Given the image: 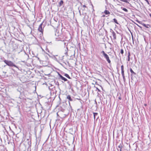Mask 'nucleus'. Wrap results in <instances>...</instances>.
I'll return each instance as SVG.
<instances>
[{
  "label": "nucleus",
  "mask_w": 151,
  "mask_h": 151,
  "mask_svg": "<svg viewBox=\"0 0 151 151\" xmlns=\"http://www.w3.org/2000/svg\"><path fill=\"white\" fill-rule=\"evenodd\" d=\"M4 62L6 65L10 67H14L17 68L18 67L12 61L6 60H4Z\"/></svg>",
  "instance_id": "1"
},
{
  "label": "nucleus",
  "mask_w": 151,
  "mask_h": 151,
  "mask_svg": "<svg viewBox=\"0 0 151 151\" xmlns=\"http://www.w3.org/2000/svg\"><path fill=\"white\" fill-rule=\"evenodd\" d=\"M101 53L103 55L104 57V58H105L108 63L109 64L111 63V60H110L109 57L107 54H106L103 50L101 52Z\"/></svg>",
  "instance_id": "2"
},
{
  "label": "nucleus",
  "mask_w": 151,
  "mask_h": 151,
  "mask_svg": "<svg viewBox=\"0 0 151 151\" xmlns=\"http://www.w3.org/2000/svg\"><path fill=\"white\" fill-rule=\"evenodd\" d=\"M64 36L61 33H60V35L59 36L55 38V41H61L64 42Z\"/></svg>",
  "instance_id": "3"
},
{
  "label": "nucleus",
  "mask_w": 151,
  "mask_h": 151,
  "mask_svg": "<svg viewBox=\"0 0 151 151\" xmlns=\"http://www.w3.org/2000/svg\"><path fill=\"white\" fill-rule=\"evenodd\" d=\"M20 81L23 83L28 82L29 81V80L27 79L26 76H22L20 78Z\"/></svg>",
  "instance_id": "4"
},
{
  "label": "nucleus",
  "mask_w": 151,
  "mask_h": 151,
  "mask_svg": "<svg viewBox=\"0 0 151 151\" xmlns=\"http://www.w3.org/2000/svg\"><path fill=\"white\" fill-rule=\"evenodd\" d=\"M137 21L139 23L141 24L142 25L145 27L147 28H149L151 27V26L149 24H145L144 23H142L140 21H139L138 20H137Z\"/></svg>",
  "instance_id": "5"
},
{
  "label": "nucleus",
  "mask_w": 151,
  "mask_h": 151,
  "mask_svg": "<svg viewBox=\"0 0 151 151\" xmlns=\"http://www.w3.org/2000/svg\"><path fill=\"white\" fill-rule=\"evenodd\" d=\"M68 47H66L63 48V52L65 55L66 56H68Z\"/></svg>",
  "instance_id": "6"
},
{
  "label": "nucleus",
  "mask_w": 151,
  "mask_h": 151,
  "mask_svg": "<svg viewBox=\"0 0 151 151\" xmlns=\"http://www.w3.org/2000/svg\"><path fill=\"white\" fill-rule=\"evenodd\" d=\"M43 22H42L39 25V27L38 28V30L40 32L43 33V29L42 28V25L43 24Z\"/></svg>",
  "instance_id": "7"
},
{
  "label": "nucleus",
  "mask_w": 151,
  "mask_h": 151,
  "mask_svg": "<svg viewBox=\"0 0 151 151\" xmlns=\"http://www.w3.org/2000/svg\"><path fill=\"white\" fill-rule=\"evenodd\" d=\"M42 64L43 66H47L48 65L49 62L47 61H43Z\"/></svg>",
  "instance_id": "8"
},
{
  "label": "nucleus",
  "mask_w": 151,
  "mask_h": 151,
  "mask_svg": "<svg viewBox=\"0 0 151 151\" xmlns=\"http://www.w3.org/2000/svg\"><path fill=\"white\" fill-rule=\"evenodd\" d=\"M55 35L58 37L60 35V33H59V31H58L57 29H55Z\"/></svg>",
  "instance_id": "9"
},
{
  "label": "nucleus",
  "mask_w": 151,
  "mask_h": 151,
  "mask_svg": "<svg viewBox=\"0 0 151 151\" xmlns=\"http://www.w3.org/2000/svg\"><path fill=\"white\" fill-rule=\"evenodd\" d=\"M64 4V2L63 0H61L59 2L58 6L59 7L61 6Z\"/></svg>",
  "instance_id": "10"
},
{
  "label": "nucleus",
  "mask_w": 151,
  "mask_h": 151,
  "mask_svg": "<svg viewBox=\"0 0 151 151\" xmlns=\"http://www.w3.org/2000/svg\"><path fill=\"white\" fill-rule=\"evenodd\" d=\"M67 99L69 100V101H72L73 100V99L71 98L70 96L69 95H68L67 96Z\"/></svg>",
  "instance_id": "11"
},
{
  "label": "nucleus",
  "mask_w": 151,
  "mask_h": 151,
  "mask_svg": "<svg viewBox=\"0 0 151 151\" xmlns=\"http://www.w3.org/2000/svg\"><path fill=\"white\" fill-rule=\"evenodd\" d=\"M112 34L114 39V40L116 39V33L113 30H112Z\"/></svg>",
  "instance_id": "12"
},
{
  "label": "nucleus",
  "mask_w": 151,
  "mask_h": 151,
  "mask_svg": "<svg viewBox=\"0 0 151 151\" xmlns=\"http://www.w3.org/2000/svg\"><path fill=\"white\" fill-rule=\"evenodd\" d=\"M93 114L94 119H95L96 116H97L98 115V113H97L95 112H93Z\"/></svg>",
  "instance_id": "13"
},
{
  "label": "nucleus",
  "mask_w": 151,
  "mask_h": 151,
  "mask_svg": "<svg viewBox=\"0 0 151 151\" xmlns=\"http://www.w3.org/2000/svg\"><path fill=\"white\" fill-rule=\"evenodd\" d=\"M130 71L131 72V73H132L131 75H135L136 74V73H134L132 70V69L131 68H130Z\"/></svg>",
  "instance_id": "14"
},
{
  "label": "nucleus",
  "mask_w": 151,
  "mask_h": 151,
  "mask_svg": "<svg viewBox=\"0 0 151 151\" xmlns=\"http://www.w3.org/2000/svg\"><path fill=\"white\" fill-rule=\"evenodd\" d=\"M62 80H63L64 81H67V80L65 78L63 77V76H60Z\"/></svg>",
  "instance_id": "15"
},
{
  "label": "nucleus",
  "mask_w": 151,
  "mask_h": 151,
  "mask_svg": "<svg viewBox=\"0 0 151 151\" xmlns=\"http://www.w3.org/2000/svg\"><path fill=\"white\" fill-rule=\"evenodd\" d=\"M104 13L106 15L109 14H110V12L109 11L106 10H105L104 11Z\"/></svg>",
  "instance_id": "16"
},
{
  "label": "nucleus",
  "mask_w": 151,
  "mask_h": 151,
  "mask_svg": "<svg viewBox=\"0 0 151 151\" xmlns=\"http://www.w3.org/2000/svg\"><path fill=\"white\" fill-rule=\"evenodd\" d=\"M130 52H129L128 53V59L127 60L128 61H129L130 60Z\"/></svg>",
  "instance_id": "17"
},
{
  "label": "nucleus",
  "mask_w": 151,
  "mask_h": 151,
  "mask_svg": "<svg viewBox=\"0 0 151 151\" xmlns=\"http://www.w3.org/2000/svg\"><path fill=\"white\" fill-rule=\"evenodd\" d=\"M64 48H65V47H68V46H67L68 45V43H67L66 42H64Z\"/></svg>",
  "instance_id": "18"
},
{
  "label": "nucleus",
  "mask_w": 151,
  "mask_h": 151,
  "mask_svg": "<svg viewBox=\"0 0 151 151\" xmlns=\"http://www.w3.org/2000/svg\"><path fill=\"white\" fill-rule=\"evenodd\" d=\"M113 20L114 21V22L116 23L117 24H119V23L118 22L117 20L116 19H115V18L114 19H113Z\"/></svg>",
  "instance_id": "19"
},
{
  "label": "nucleus",
  "mask_w": 151,
  "mask_h": 151,
  "mask_svg": "<svg viewBox=\"0 0 151 151\" xmlns=\"http://www.w3.org/2000/svg\"><path fill=\"white\" fill-rule=\"evenodd\" d=\"M118 147L120 149H122L123 147V146L122 144H120L118 146Z\"/></svg>",
  "instance_id": "20"
},
{
  "label": "nucleus",
  "mask_w": 151,
  "mask_h": 151,
  "mask_svg": "<svg viewBox=\"0 0 151 151\" xmlns=\"http://www.w3.org/2000/svg\"><path fill=\"white\" fill-rule=\"evenodd\" d=\"M122 9L125 12H127L128 11V10L127 9H126L125 8H123Z\"/></svg>",
  "instance_id": "21"
},
{
  "label": "nucleus",
  "mask_w": 151,
  "mask_h": 151,
  "mask_svg": "<svg viewBox=\"0 0 151 151\" xmlns=\"http://www.w3.org/2000/svg\"><path fill=\"white\" fill-rule=\"evenodd\" d=\"M120 1H123L125 2H126V3H128V2L127 0H120Z\"/></svg>",
  "instance_id": "22"
},
{
  "label": "nucleus",
  "mask_w": 151,
  "mask_h": 151,
  "mask_svg": "<svg viewBox=\"0 0 151 151\" xmlns=\"http://www.w3.org/2000/svg\"><path fill=\"white\" fill-rule=\"evenodd\" d=\"M54 72L56 73H57L58 76H61V75L60 73L58 72L54 71Z\"/></svg>",
  "instance_id": "23"
},
{
  "label": "nucleus",
  "mask_w": 151,
  "mask_h": 151,
  "mask_svg": "<svg viewBox=\"0 0 151 151\" xmlns=\"http://www.w3.org/2000/svg\"><path fill=\"white\" fill-rule=\"evenodd\" d=\"M124 70H122V76H124Z\"/></svg>",
  "instance_id": "24"
},
{
  "label": "nucleus",
  "mask_w": 151,
  "mask_h": 151,
  "mask_svg": "<svg viewBox=\"0 0 151 151\" xmlns=\"http://www.w3.org/2000/svg\"><path fill=\"white\" fill-rule=\"evenodd\" d=\"M120 53L122 54H123L124 53V50L123 49H121V51Z\"/></svg>",
  "instance_id": "25"
},
{
  "label": "nucleus",
  "mask_w": 151,
  "mask_h": 151,
  "mask_svg": "<svg viewBox=\"0 0 151 151\" xmlns=\"http://www.w3.org/2000/svg\"><path fill=\"white\" fill-rule=\"evenodd\" d=\"M131 77L132 80H133L134 78L135 77V76H131Z\"/></svg>",
  "instance_id": "26"
},
{
  "label": "nucleus",
  "mask_w": 151,
  "mask_h": 151,
  "mask_svg": "<svg viewBox=\"0 0 151 151\" xmlns=\"http://www.w3.org/2000/svg\"><path fill=\"white\" fill-rule=\"evenodd\" d=\"M148 4H150V3L149 2V1L148 0H144Z\"/></svg>",
  "instance_id": "27"
},
{
  "label": "nucleus",
  "mask_w": 151,
  "mask_h": 151,
  "mask_svg": "<svg viewBox=\"0 0 151 151\" xmlns=\"http://www.w3.org/2000/svg\"><path fill=\"white\" fill-rule=\"evenodd\" d=\"M69 106H70V108L71 109H72V106L70 105V101H69Z\"/></svg>",
  "instance_id": "28"
},
{
  "label": "nucleus",
  "mask_w": 151,
  "mask_h": 151,
  "mask_svg": "<svg viewBox=\"0 0 151 151\" xmlns=\"http://www.w3.org/2000/svg\"><path fill=\"white\" fill-rule=\"evenodd\" d=\"M121 70H124V66L123 65L121 66Z\"/></svg>",
  "instance_id": "29"
},
{
  "label": "nucleus",
  "mask_w": 151,
  "mask_h": 151,
  "mask_svg": "<svg viewBox=\"0 0 151 151\" xmlns=\"http://www.w3.org/2000/svg\"><path fill=\"white\" fill-rule=\"evenodd\" d=\"M123 76V78L124 80V82L125 80V76Z\"/></svg>",
  "instance_id": "30"
},
{
  "label": "nucleus",
  "mask_w": 151,
  "mask_h": 151,
  "mask_svg": "<svg viewBox=\"0 0 151 151\" xmlns=\"http://www.w3.org/2000/svg\"><path fill=\"white\" fill-rule=\"evenodd\" d=\"M69 79H70L71 78H70V76H66Z\"/></svg>",
  "instance_id": "31"
},
{
  "label": "nucleus",
  "mask_w": 151,
  "mask_h": 151,
  "mask_svg": "<svg viewBox=\"0 0 151 151\" xmlns=\"http://www.w3.org/2000/svg\"><path fill=\"white\" fill-rule=\"evenodd\" d=\"M96 89L98 90V91H99V92L100 91V90L99 89H98L97 88H96Z\"/></svg>",
  "instance_id": "32"
},
{
  "label": "nucleus",
  "mask_w": 151,
  "mask_h": 151,
  "mask_svg": "<svg viewBox=\"0 0 151 151\" xmlns=\"http://www.w3.org/2000/svg\"><path fill=\"white\" fill-rule=\"evenodd\" d=\"M83 7H85V8H87V7L85 5H83Z\"/></svg>",
  "instance_id": "33"
},
{
  "label": "nucleus",
  "mask_w": 151,
  "mask_h": 151,
  "mask_svg": "<svg viewBox=\"0 0 151 151\" xmlns=\"http://www.w3.org/2000/svg\"><path fill=\"white\" fill-rule=\"evenodd\" d=\"M78 10H79V13H80V14H81V11H80V10H79V8H78Z\"/></svg>",
  "instance_id": "34"
},
{
  "label": "nucleus",
  "mask_w": 151,
  "mask_h": 151,
  "mask_svg": "<svg viewBox=\"0 0 151 151\" xmlns=\"http://www.w3.org/2000/svg\"><path fill=\"white\" fill-rule=\"evenodd\" d=\"M64 76H69V75L68 74H65L64 75Z\"/></svg>",
  "instance_id": "35"
},
{
  "label": "nucleus",
  "mask_w": 151,
  "mask_h": 151,
  "mask_svg": "<svg viewBox=\"0 0 151 151\" xmlns=\"http://www.w3.org/2000/svg\"><path fill=\"white\" fill-rule=\"evenodd\" d=\"M28 26L29 27V28H30L31 29H32L31 27H30V26H29V25H28Z\"/></svg>",
  "instance_id": "36"
},
{
  "label": "nucleus",
  "mask_w": 151,
  "mask_h": 151,
  "mask_svg": "<svg viewBox=\"0 0 151 151\" xmlns=\"http://www.w3.org/2000/svg\"><path fill=\"white\" fill-rule=\"evenodd\" d=\"M137 26H138L139 27H140V28H142V27H140V26H139L138 25V24H137Z\"/></svg>",
  "instance_id": "37"
},
{
  "label": "nucleus",
  "mask_w": 151,
  "mask_h": 151,
  "mask_svg": "<svg viewBox=\"0 0 151 151\" xmlns=\"http://www.w3.org/2000/svg\"><path fill=\"white\" fill-rule=\"evenodd\" d=\"M119 100H121V98L120 97H119Z\"/></svg>",
  "instance_id": "38"
},
{
  "label": "nucleus",
  "mask_w": 151,
  "mask_h": 151,
  "mask_svg": "<svg viewBox=\"0 0 151 151\" xmlns=\"http://www.w3.org/2000/svg\"><path fill=\"white\" fill-rule=\"evenodd\" d=\"M37 57V58L38 60H40L39 58L38 57Z\"/></svg>",
  "instance_id": "39"
},
{
  "label": "nucleus",
  "mask_w": 151,
  "mask_h": 151,
  "mask_svg": "<svg viewBox=\"0 0 151 151\" xmlns=\"http://www.w3.org/2000/svg\"><path fill=\"white\" fill-rule=\"evenodd\" d=\"M29 143H30V144H31V142H28V143H29Z\"/></svg>",
  "instance_id": "40"
},
{
  "label": "nucleus",
  "mask_w": 151,
  "mask_h": 151,
  "mask_svg": "<svg viewBox=\"0 0 151 151\" xmlns=\"http://www.w3.org/2000/svg\"><path fill=\"white\" fill-rule=\"evenodd\" d=\"M149 15L150 16V17H151V14H150Z\"/></svg>",
  "instance_id": "41"
},
{
  "label": "nucleus",
  "mask_w": 151,
  "mask_h": 151,
  "mask_svg": "<svg viewBox=\"0 0 151 151\" xmlns=\"http://www.w3.org/2000/svg\"><path fill=\"white\" fill-rule=\"evenodd\" d=\"M120 151H122V149H120Z\"/></svg>",
  "instance_id": "42"
},
{
  "label": "nucleus",
  "mask_w": 151,
  "mask_h": 151,
  "mask_svg": "<svg viewBox=\"0 0 151 151\" xmlns=\"http://www.w3.org/2000/svg\"><path fill=\"white\" fill-rule=\"evenodd\" d=\"M98 118V117H97V119Z\"/></svg>",
  "instance_id": "43"
},
{
  "label": "nucleus",
  "mask_w": 151,
  "mask_h": 151,
  "mask_svg": "<svg viewBox=\"0 0 151 151\" xmlns=\"http://www.w3.org/2000/svg\"><path fill=\"white\" fill-rule=\"evenodd\" d=\"M128 78H129V76H128Z\"/></svg>",
  "instance_id": "44"
},
{
  "label": "nucleus",
  "mask_w": 151,
  "mask_h": 151,
  "mask_svg": "<svg viewBox=\"0 0 151 151\" xmlns=\"http://www.w3.org/2000/svg\"><path fill=\"white\" fill-rule=\"evenodd\" d=\"M26 77H28V76H26Z\"/></svg>",
  "instance_id": "45"
},
{
  "label": "nucleus",
  "mask_w": 151,
  "mask_h": 151,
  "mask_svg": "<svg viewBox=\"0 0 151 151\" xmlns=\"http://www.w3.org/2000/svg\"><path fill=\"white\" fill-rule=\"evenodd\" d=\"M32 78H33V76H32Z\"/></svg>",
  "instance_id": "46"
}]
</instances>
